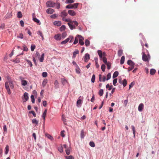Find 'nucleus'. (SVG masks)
<instances>
[{"mask_svg":"<svg viewBox=\"0 0 159 159\" xmlns=\"http://www.w3.org/2000/svg\"><path fill=\"white\" fill-rule=\"evenodd\" d=\"M46 6L49 7H53L57 9H59L60 7V4L59 2H54L52 1H49L46 3Z\"/></svg>","mask_w":159,"mask_h":159,"instance_id":"f257e3e1","label":"nucleus"},{"mask_svg":"<svg viewBox=\"0 0 159 159\" xmlns=\"http://www.w3.org/2000/svg\"><path fill=\"white\" fill-rule=\"evenodd\" d=\"M5 88L6 89L8 94L9 95L11 94V92L10 91L9 86L12 89L14 88V86L13 82L12 81H9L8 82H6L5 83Z\"/></svg>","mask_w":159,"mask_h":159,"instance_id":"f03ea898","label":"nucleus"},{"mask_svg":"<svg viewBox=\"0 0 159 159\" xmlns=\"http://www.w3.org/2000/svg\"><path fill=\"white\" fill-rule=\"evenodd\" d=\"M73 37L71 35H70L66 39L61 42V44H64L67 43L69 41V43H71L73 41Z\"/></svg>","mask_w":159,"mask_h":159,"instance_id":"7ed1b4c3","label":"nucleus"},{"mask_svg":"<svg viewBox=\"0 0 159 159\" xmlns=\"http://www.w3.org/2000/svg\"><path fill=\"white\" fill-rule=\"evenodd\" d=\"M79 5L78 3H74L73 4H70L67 5L66 7L67 9H75L77 8Z\"/></svg>","mask_w":159,"mask_h":159,"instance_id":"20e7f679","label":"nucleus"},{"mask_svg":"<svg viewBox=\"0 0 159 159\" xmlns=\"http://www.w3.org/2000/svg\"><path fill=\"white\" fill-rule=\"evenodd\" d=\"M74 24V25H72L71 23L68 22L67 24L68 25L70 29L71 30H73L75 28V26L78 25V23L76 21H74L73 22Z\"/></svg>","mask_w":159,"mask_h":159,"instance_id":"39448f33","label":"nucleus"},{"mask_svg":"<svg viewBox=\"0 0 159 159\" xmlns=\"http://www.w3.org/2000/svg\"><path fill=\"white\" fill-rule=\"evenodd\" d=\"M98 53L101 60H102L103 57L106 56V53L104 52H102L101 50H98Z\"/></svg>","mask_w":159,"mask_h":159,"instance_id":"423d86ee","label":"nucleus"},{"mask_svg":"<svg viewBox=\"0 0 159 159\" xmlns=\"http://www.w3.org/2000/svg\"><path fill=\"white\" fill-rule=\"evenodd\" d=\"M72 63L74 65V66L75 67V70L76 73L78 74H80V71L79 70V68L76 62L74 61H73L72 62Z\"/></svg>","mask_w":159,"mask_h":159,"instance_id":"0eeeda50","label":"nucleus"},{"mask_svg":"<svg viewBox=\"0 0 159 159\" xmlns=\"http://www.w3.org/2000/svg\"><path fill=\"white\" fill-rule=\"evenodd\" d=\"M22 99L24 102H25L28 100V94L27 93L25 92L24 93L23 96L22 97Z\"/></svg>","mask_w":159,"mask_h":159,"instance_id":"6e6552de","label":"nucleus"},{"mask_svg":"<svg viewBox=\"0 0 159 159\" xmlns=\"http://www.w3.org/2000/svg\"><path fill=\"white\" fill-rule=\"evenodd\" d=\"M142 60L144 61L149 62V59L147 55L144 52H142Z\"/></svg>","mask_w":159,"mask_h":159,"instance_id":"1a4fd4ad","label":"nucleus"},{"mask_svg":"<svg viewBox=\"0 0 159 159\" xmlns=\"http://www.w3.org/2000/svg\"><path fill=\"white\" fill-rule=\"evenodd\" d=\"M35 16L34 13L33 14V20L38 23L39 25H40L41 24V22L40 21L36 18L34 17Z\"/></svg>","mask_w":159,"mask_h":159,"instance_id":"9d476101","label":"nucleus"},{"mask_svg":"<svg viewBox=\"0 0 159 159\" xmlns=\"http://www.w3.org/2000/svg\"><path fill=\"white\" fill-rule=\"evenodd\" d=\"M89 55L88 53H86L85 54L84 57V61L85 62H87L89 59Z\"/></svg>","mask_w":159,"mask_h":159,"instance_id":"9b49d317","label":"nucleus"},{"mask_svg":"<svg viewBox=\"0 0 159 159\" xmlns=\"http://www.w3.org/2000/svg\"><path fill=\"white\" fill-rule=\"evenodd\" d=\"M67 13L65 11H62L61 13V16L62 18V20L63 18H65V17L67 15Z\"/></svg>","mask_w":159,"mask_h":159,"instance_id":"f8f14e48","label":"nucleus"},{"mask_svg":"<svg viewBox=\"0 0 159 159\" xmlns=\"http://www.w3.org/2000/svg\"><path fill=\"white\" fill-rule=\"evenodd\" d=\"M144 107V105L143 103H140L138 107V110L139 111H142L143 110Z\"/></svg>","mask_w":159,"mask_h":159,"instance_id":"ddd939ff","label":"nucleus"},{"mask_svg":"<svg viewBox=\"0 0 159 159\" xmlns=\"http://www.w3.org/2000/svg\"><path fill=\"white\" fill-rule=\"evenodd\" d=\"M47 113V109H45L44 110V111L43 112V115H42V118L43 119V122L44 123L45 121V117L46 116V114Z\"/></svg>","mask_w":159,"mask_h":159,"instance_id":"4468645a","label":"nucleus"},{"mask_svg":"<svg viewBox=\"0 0 159 159\" xmlns=\"http://www.w3.org/2000/svg\"><path fill=\"white\" fill-rule=\"evenodd\" d=\"M53 24L55 25L59 26L61 25V23L60 21H56L53 22Z\"/></svg>","mask_w":159,"mask_h":159,"instance_id":"2eb2a0df","label":"nucleus"},{"mask_svg":"<svg viewBox=\"0 0 159 159\" xmlns=\"http://www.w3.org/2000/svg\"><path fill=\"white\" fill-rule=\"evenodd\" d=\"M127 63L129 65H130L131 66H134L135 65L134 63L132 61L130 60H128V61Z\"/></svg>","mask_w":159,"mask_h":159,"instance_id":"dca6fc26","label":"nucleus"},{"mask_svg":"<svg viewBox=\"0 0 159 159\" xmlns=\"http://www.w3.org/2000/svg\"><path fill=\"white\" fill-rule=\"evenodd\" d=\"M79 53V51L78 50H76L73 53V56H72L73 58H75L77 54H78Z\"/></svg>","mask_w":159,"mask_h":159,"instance_id":"f3484780","label":"nucleus"},{"mask_svg":"<svg viewBox=\"0 0 159 159\" xmlns=\"http://www.w3.org/2000/svg\"><path fill=\"white\" fill-rule=\"evenodd\" d=\"M54 86L55 89H57L59 87V84L58 81L56 80L54 82Z\"/></svg>","mask_w":159,"mask_h":159,"instance_id":"a211bd4d","label":"nucleus"},{"mask_svg":"<svg viewBox=\"0 0 159 159\" xmlns=\"http://www.w3.org/2000/svg\"><path fill=\"white\" fill-rule=\"evenodd\" d=\"M32 122V123L35 124V126H36L38 125V121L36 119H33Z\"/></svg>","mask_w":159,"mask_h":159,"instance_id":"6ab92c4d","label":"nucleus"},{"mask_svg":"<svg viewBox=\"0 0 159 159\" xmlns=\"http://www.w3.org/2000/svg\"><path fill=\"white\" fill-rule=\"evenodd\" d=\"M54 39L56 40H60L61 39V35L60 34H57L54 36Z\"/></svg>","mask_w":159,"mask_h":159,"instance_id":"aec40b11","label":"nucleus"},{"mask_svg":"<svg viewBox=\"0 0 159 159\" xmlns=\"http://www.w3.org/2000/svg\"><path fill=\"white\" fill-rule=\"evenodd\" d=\"M68 13L71 16H74L75 15L74 11H68Z\"/></svg>","mask_w":159,"mask_h":159,"instance_id":"412c9836","label":"nucleus"},{"mask_svg":"<svg viewBox=\"0 0 159 159\" xmlns=\"http://www.w3.org/2000/svg\"><path fill=\"white\" fill-rule=\"evenodd\" d=\"M61 83L63 85L66 84L67 83V81L66 79L65 78H61Z\"/></svg>","mask_w":159,"mask_h":159,"instance_id":"4be33fe9","label":"nucleus"},{"mask_svg":"<svg viewBox=\"0 0 159 159\" xmlns=\"http://www.w3.org/2000/svg\"><path fill=\"white\" fill-rule=\"evenodd\" d=\"M71 149V148L69 147L66 149V153L67 155L70 154Z\"/></svg>","mask_w":159,"mask_h":159,"instance_id":"5701e85b","label":"nucleus"},{"mask_svg":"<svg viewBox=\"0 0 159 159\" xmlns=\"http://www.w3.org/2000/svg\"><path fill=\"white\" fill-rule=\"evenodd\" d=\"M125 57L124 56H122L120 59V63L121 64H123L125 61Z\"/></svg>","mask_w":159,"mask_h":159,"instance_id":"b1692460","label":"nucleus"},{"mask_svg":"<svg viewBox=\"0 0 159 159\" xmlns=\"http://www.w3.org/2000/svg\"><path fill=\"white\" fill-rule=\"evenodd\" d=\"M118 74H119V73L118 71H115L113 74V78H115L116 77H117L118 75Z\"/></svg>","mask_w":159,"mask_h":159,"instance_id":"393cba45","label":"nucleus"},{"mask_svg":"<svg viewBox=\"0 0 159 159\" xmlns=\"http://www.w3.org/2000/svg\"><path fill=\"white\" fill-rule=\"evenodd\" d=\"M44 54L43 53L42 54L41 57L39 58V60L41 62H42L44 60Z\"/></svg>","mask_w":159,"mask_h":159,"instance_id":"a878e982","label":"nucleus"},{"mask_svg":"<svg viewBox=\"0 0 159 159\" xmlns=\"http://www.w3.org/2000/svg\"><path fill=\"white\" fill-rule=\"evenodd\" d=\"M21 84L22 85L25 86L27 85V82L25 80H22L21 82Z\"/></svg>","mask_w":159,"mask_h":159,"instance_id":"bb28decb","label":"nucleus"},{"mask_svg":"<svg viewBox=\"0 0 159 159\" xmlns=\"http://www.w3.org/2000/svg\"><path fill=\"white\" fill-rule=\"evenodd\" d=\"M48 80L47 79L44 80L42 83V85L43 87H44L46 85V84L47 83Z\"/></svg>","mask_w":159,"mask_h":159,"instance_id":"cd10ccee","label":"nucleus"},{"mask_svg":"<svg viewBox=\"0 0 159 159\" xmlns=\"http://www.w3.org/2000/svg\"><path fill=\"white\" fill-rule=\"evenodd\" d=\"M37 34L39 35L42 38V40H43L44 38L43 35V34L40 31H39L37 33Z\"/></svg>","mask_w":159,"mask_h":159,"instance_id":"c85d7f7f","label":"nucleus"},{"mask_svg":"<svg viewBox=\"0 0 159 159\" xmlns=\"http://www.w3.org/2000/svg\"><path fill=\"white\" fill-rule=\"evenodd\" d=\"M9 147L8 145H7L5 148V154H7L9 151Z\"/></svg>","mask_w":159,"mask_h":159,"instance_id":"c756f323","label":"nucleus"},{"mask_svg":"<svg viewBox=\"0 0 159 159\" xmlns=\"http://www.w3.org/2000/svg\"><path fill=\"white\" fill-rule=\"evenodd\" d=\"M156 72V70L154 69H151L150 72V74L151 75H153Z\"/></svg>","mask_w":159,"mask_h":159,"instance_id":"7c9ffc66","label":"nucleus"},{"mask_svg":"<svg viewBox=\"0 0 159 159\" xmlns=\"http://www.w3.org/2000/svg\"><path fill=\"white\" fill-rule=\"evenodd\" d=\"M90 42L89 40L88 39H86L85 41V45L86 46H89Z\"/></svg>","mask_w":159,"mask_h":159,"instance_id":"2f4dec72","label":"nucleus"},{"mask_svg":"<svg viewBox=\"0 0 159 159\" xmlns=\"http://www.w3.org/2000/svg\"><path fill=\"white\" fill-rule=\"evenodd\" d=\"M66 29V26L65 25H63L60 28V30L61 31H63Z\"/></svg>","mask_w":159,"mask_h":159,"instance_id":"473e14b6","label":"nucleus"},{"mask_svg":"<svg viewBox=\"0 0 159 159\" xmlns=\"http://www.w3.org/2000/svg\"><path fill=\"white\" fill-rule=\"evenodd\" d=\"M46 136L47 137V138L49 139H50L52 140L53 139V137L51 136L50 135L48 134H46Z\"/></svg>","mask_w":159,"mask_h":159,"instance_id":"72a5a7b5","label":"nucleus"},{"mask_svg":"<svg viewBox=\"0 0 159 159\" xmlns=\"http://www.w3.org/2000/svg\"><path fill=\"white\" fill-rule=\"evenodd\" d=\"M131 128L133 130V134H134V137H135V128L134 125H132Z\"/></svg>","mask_w":159,"mask_h":159,"instance_id":"f704fd0d","label":"nucleus"},{"mask_svg":"<svg viewBox=\"0 0 159 159\" xmlns=\"http://www.w3.org/2000/svg\"><path fill=\"white\" fill-rule=\"evenodd\" d=\"M22 16V15L21 11H18L17 13V17L18 18H21Z\"/></svg>","mask_w":159,"mask_h":159,"instance_id":"c9c22d12","label":"nucleus"},{"mask_svg":"<svg viewBox=\"0 0 159 159\" xmlns=\"http://www.w3.org/2000/svg\"><path fill=\"white\" fill-rule=\"evenodd\" d=\"M112 85L110 86L109 84H107V85L106 86V88H108V90H111L112 89Z\"/></svg>","mask_w":159,"mask_h":159,"instance_id":"e433bc0d","label":"nucleus"},{"mask_svg":"<svg viewBox=\"0 0 159 159\" xmlns=\"http://www.w3.org/2000/svg\"><path fill=\"white\" fill-rule=\"evenodd\" d=\"M74 2L73 0H66L65 2L67 4L68 3H72Z\"/></svg>","mask_w":159,"mask_h":159,"instance_id":"4c0bfd02","label":"nucleus"},{"mask_svg":"<svg viewBox=\"0 0 159 159\" xmlns=\"http://www.w3.org/2000/svg\"><path fill=\"white\" fill-rule=\"evenodd\" d=\"M103 89H100L99 91V92H98V94L99 95L101 96H102L103 94Z\"/></svg>","mask_w":159,"mask_h":159,"instance_id":"58836bf2","label":"nucleus"},{"mask_svg":"<svg viewBox=\"0 0 159 159\" xmlns=\"http://www.w3.org/2000/svg\"><path fill=\"white\" fill-rule=\"evenodd\" d=\"M26 61L27 62L28 64L30 65V67H32V62L30 60L26 59Z\"/></svg>","mask_w":159,"mask_h":159,"instance_id":"ea45409f","label":"nucleus"},{"mask_svg":"<svg viewBox=\"0 0 159 159\" xmlns=\"http://www.w3.org/2000/svg\"><path fill=\"white\" fill-rule=\"evenodd\" d=\"M123 54V50H119L118 51V55L119 56H121Z\"/></svg>","mask_w":159,"mask_h":159,"instance_id":"a19ab883","label":"nucleus"},{"mask_svg":"<svg viewBox=\"0 0 159 159\" xmlns=\"http://www.w3.org/2000/svg\"><path fill=\"white\" fill-rule=\"evenodd\" d=\"M122 84L124 87H125L126 85L127 81L126 79H124L123 80Z\"/></svg>","mask_w":159,"mask_h":159,"instance_id":"79ce46f5","label":"nucleus"},{"mask_svg":"<svg viewBox=\"0 0 159 159\" xmlns=\"http://www.w3.org/2000/svg\"><path fill=\"white\" fill-rule=\"evenodd\" d=\"M31 102L32 103H34L35 102V99L33 95H31Z\"/></svg>","mask_w":159,"mask_h":159,"instance_id":"37998d69","label":"nucleus"},{"mask_svg":"<svg viewBox=\"0 0 159 159\" xmlns=\"http://www.w3.org/2000/svg\"><path fill=\"white\" fill-rule=\"evenodd\" d=\"M89 145L90 146L92 147H94L95 146V144L94 143L93 141L90 142L89 143Z\"/></svg>","mask_w":159,"mask_h":159,"instance_id":"c03bdc74","label":"nucleus"},{"mask_svg":"<svg viewBox=\"0 0 159 159\" xmlns=\"http://www.w3.org/2000/svg\"><path fill=\"white\" fill-rule=\"evenodd\" d=\"M67 35V34L66 32H63L62 33L61 36L63 39L65 38Z\"/></svg>","mask_w":159,"mask_h":159,"instance_id":"a18cd8bd","label":"nucleus"},{"mask_svg":"<svg viewBox=\"0 0 159 159\" xmlns=\"http://www.w3.org/2000/svg\"><path fill=\"white\" fill-rule=\"evenodd\" d=\"M58 151L60 152H63V149L62 146L58 148Z\"/></svg>","mask_w":159,"mask_h":159,"instance_id":"49530a36","label":"nucleus"},{"mask_svg":"<svg viewBox=\"0 0 159 159\" xmlns=\"http://www.w3.org/2000/svg\"><path fill=\"white\" fill-rule=\"evenodd\" d=\"M103 61L105 64H107V58L105 57H103L102 58Z\"/></svg>","mask_w":159,"mask_h":159,"instance_id":"de8ad7c7","label":"nucleus"},{"mask_svg":"<svg viewBox=\"0 0 159 159\" xmlns=\"http://www.w3.org/2000/svg\"><path fill=\"white\" fill-rule=\"evenodd\" d=\"M35 46L34 45L32 44L31 47V51H33L34 50L35 48Z\"/></svg>","mask_w":159,"mask_h":159,"instance_id":"09e8293b","label":"nucleus"},{"mask_svg":"<svg viewBox=\"0 0 159 159\" xmlns=\"http://www.w3.org/2000/svg\"><path fill=\"white\" fill-rule=\"evenodd\" d=\"M66 159H74V157L71 155L65 157Z\"/></svg>","mask_w":159,"mask_h":159,"instance_id":"8fccbe9b","label":"nucleus"},{"mask_svg":"<svg viewBox=\"0 0 159 159\" xmlns=\"http://www.w3.org/2000/svg\"><path fill=\"white\" fill-rule=\"evenodd\" d=\"M48 74L47 72H44L42 73V75L43 77H46L47 76Z\"/></svg>","mask_w":159,"mask_h":159,"instance_id":"3c124183","label":"nucleus"},{"mask_svg":"<svg viewBox=\"0 0 159 159\" xmlns=\"http://www.w3.org/2000/svg\"><path fill=\"white\" fill-rule=\"evenodd\" d=\"M101 68L102 70L104 72L105 71V66L104 64H102L101 66Z\"/></svg>","mask_w":159,"mask_h":159,"instance_id":"603ef678","label":"nucleus"},{"mask_svg":"<svg viewBox=\"0 0 159 159\" xmlns=\"http://www.w3.org/2000/svg\"><path fill=\"white\" fill-rule=\"evenodd\" d=\"M29 113L32 114L34 116V117H35L36 116V114L35 112L33 111H30L29 112Z\"/></svg>","mask_w":159,"mask_h":159,"instance_id":"864d4df0","label":"nucleus"},{"mask_svg":"<svg viewBox=\"0 0 159 159\" xmlns=\"http://www.w3.org/2000/svg\"><path fill=\"white\" fill-rule=\"evenodd\" d=\"M107 66L108 69L109 70L111 68V64L110 62H108L106 64Z\"/></svg>","mask_w":159,"mask_h":159,"instance_id":"5fc2aeb1","label":"nucleus"},{"mask_svg":"<svg viewBox=\"0 0 159 159\" xmlns=\"http://www.w3.org/2000/svg\"><path fill=\"white\" fill-rule=\"evenodd\" d=\"M81 137L82 138H84L85 136L83 130H82L81 131Z\"/></svg>","mask_w":159,"mask_h":159,"instance_id":"6e6d98bb","label":"nucleus"},{"mask_svg":"<svg viewBox=\"0 0 159 159\" xmlns=\"http://www.w3.org/2000/svg\"><path fill=\"white\" fill-rule=\"evenodd\" d=\"M107 78L106 79L107 80H109L111 77V74L110 73H109L107 75Z\"/></svg>","mask_w":159,"mask_h":159,"instance_id":"4d7b16f0","label":"nucleus"},{"mask_svg":"<svg viewBox=\"0 0 159 159\" xmlns=\"http://www.w3.org/2000/svg\"><path fill=\"white\" fill-rule=\"evenodd\" d=\"M18 38H19L21 39H23V34L22 33H21L20 34L19 36L17 37Z\"/></svg>","mask_w":159,"mask_h":159,"instance_id":"13d9d810","label":"nucleus"},{"mask_svg":"<svg viewBox=\"0 0 159 159\" xmlns=\"http://www.w3.org/2000/svg\"><path fill=\"white\" fill-rule=\"evenodd\" d=\"M63 20L66 22L70 23V19L63 18Z\"/></svg>","mask_w":159,"mask_h":159,"instance_id":"bf43d9fd","label":"nucleus"},{"mask_svg":"<svg viewBox=\"0 0 159 159\" xmlns=\"http://www.w3.org/2000/svg\"><path fill=\"white\" fill-rule=\"evenodd\" d=\"M95 75H93L92 76V79H91V81L92 83H94L95 81Z\"/></svg>","mask_w":159,"mask_h":159,"instance_id":"052dcab7","label":"nucleus"},{"mask_svg":"<svg viewBox=\"0 0 159 159\" xmlns=\"http://www.w3.org/2000/svg\"><path fill=\"white\" fill-rule=\"evenodd\" d=\"M134 84V82H132L129 85V89H130L132 87Z\"/></svg>","mask_w":159,"mask_h":159,"instance_id":"680f3d73","label":"nucleus"},{"mask_svg":"<svg viewBox=\"0 0 159 159\" xmlns=\"http://www.w3.org/2000/svg\"><path fill=\"white\" fill-rule=\"evenodd\" d=\"M13 61L15 63H18L20 62V60L19 59L17 58L15 60H13Z\"/></svg>","mask_w":159,"mask_h":159,"instance_id":"e2e57ef3","label":"nucleus"},{"mask_svg":"<svg viewBox=\"0 0 159 159\" xmlns=\"http://www.w3.org/2000/svg\"><path fill=\"white\" fill-rule=\"evenodd\" d=\"M134 66H130L128 68V71L129 72V71L131 70L134 68Z\"/></svg>","mask_w":159,"mask_h":159,"instance_id":"0e129e2a","label":"nucleus"},{"mask_svg":"<svg viewBox=\"0 0 159 159\" xmlns=\"http://www.w3.org/2000/svg\"><path fill=\"white\" fill-rule=\"evenodd\" d=\"M23 51H25L26 52L27 51H28V48L27 47L25 46V45H24L23 46Z\"/></svg>","mask_w":159,"mask_h":159,"instance_id":"69168bd1","label":"nucleus"},{"mask_svg":"<svg viewBox=\"0 0 159 159\" xmlns=\"http://www.w3.org/2000/svg\"><path fill=\"white\" fill-rule=\"evenodd\" d=\"M54 11H46L47 13L48 14H51L53 13Z\"/></svg>","mask_w":159,"mask_h":159,"instance_id":"338daca9","label":"nucleus"},{"mask_svg":"<svg viewBox=\"0 0 159 159\" xmlns=\"http://www.w3.org/2000/svg\"><path fill=\"white\" fill-rule=\"evenodd\" d=\"M5 27V25L4 24H2L0 26V30H3Z\"/></svg>","mask_w":159,"mask_h":159,"instance_id":"774afa93","label":"nucleus"}]
</instances>
